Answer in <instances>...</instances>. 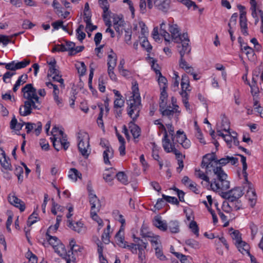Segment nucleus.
Returning a JSON list of instances; mask_svg holds the SVG:
<instances>
[{
  "label": "nucleus",
  "mask_w": 263,
  "mask_h": 263,
  "mask_svg": "<svg viewBox=\"0 0 263 263\" xmlns=\"http://www.w3.org/2000/svg\"><path fill=\"white\" fill-rule=\"evenodd\" d=\"M217 162L215 160L213 154H209L203 158L201 167L204 168L206 174L213 172L215 177L210 180V187L214 192L221 193L224 195V191L230 187V181L228 176L221 167L216 166Z\"/></svg>",
  "instance_id": "nucleus-1"
},
{
  "label": "nucleus",
  "mask_w": 263,
  "mask_h": 263,
  "mask_svg": "<svg viewBox=\"0 0 263 263\" xmlns=\"http://www.w3.org/2000/svg\"><path fill=\"white\" fill-rule=\"evenodd\" d=\"M89 199L91 205L90 216L91 218L98 224V230L103 229V232L102 234L103 242L107 244L110 242V234L112 232L111 229L110 221L108 219H102L97 215V213L100 210V203L96 195L93 192H90Z\"/></svg>",
  "instance_id": "nucleus-2"
},
{
  "label": "nucleus",
  "mask_w": 263,
  "mask_h": 263,
  "mask_svg": "<svg viewBox=\"0 0 263 263\" xmlns=\"http://www.w3.org/2000/svg\"><path fill=\"white\" fill-rule=\"evenodd\" d=\"M174 128L173 126L168 127V132L163 135L162 140V146L166 153H174L178 160V167L177 170L178 172H180L183 167V159L184 156L183 155L176 147V144L174 143Z\"/></svg>",
  "instance_id": "nucleus-3"
},
{
  "label": "nucleus",
  "mask_w": 263,
  "mask_h": 263,
  "mask_svg": "<svg viewBox=\"0 0 263 263\" xmlns=\"http://www.w3.org/2000/svg\"><path fill=\"white\" fill-rule=\"evenodd\" d=\"M131 94V96L127 101V110L128 116L134 120L139 116L141 107L138 85L136 82L132 83Z\"/></svg>",
  "instance_id": "nucleus-4"
},
{
  "label": "nucleus",
  "mask_w": 263,
  "mask_h": 263,
  "mask_svg": "<svg viewBox=\"0 0 263 263\" xmlns=\"http://www.w3.org/2000/svg\"><path fill=\"white\" fill-rule=\"evenodd\" d=\"M239 156L240 157V161L242 164V174L245 179V181L243 183V189H246L247 194L246 197L248 199L250 206L253 207L256 203L257 196L253 186L248 180V173H247L248 166L246 158L241 155H239Z\"/></svg>",
  "instance_id": "nucleus-5"
},
{
  "label": "nucleus",
  "mask_w": 263,
  "mask_h": 263,
  "mask_svg": "<svg viewBox=\"0 0 263 263\" xmlns=\"http://www.w3.org/2000/svg\"><path fill=\"white\" fill-rule=\"evenodd\" d=\"M51 136L50 140L57 151H59L63 148L65 150L68 148L69 144L61 127L54 126L51 130Z\"/></svg>",
  "instance_id": "nucleus-6"
},
{
  "label": "nucleus",
  "mask_w": 263,
  "mask_h": 263,
  "mask_svg": "<svg viewBox=\"0 0 263 263\" xmlns=\"http://www.w3.org/2000/svg\"><path fill=\"white\" fill-rule=\"evenodd\" d=\"M133 30L138 33L141 46L147 52H149L152 50V46L147 40L148 31L144 23L140 20L135 21L133 24Z\"/></svg>",
  "instance_id": "nucleus-7"
},
{
  "label": "nucleus",
  "mask_w": 263,
  "mask_h": 263,
  "mask_svg": "<svg viewBox=\"0 0 263 263\" xmlns=\"http://www.w3.org/2000/svg\"><path fill=\"white\" fill-rule=\"evenodd\" d=\"M69 247L71 251V255L67 254L66 256H61L65 259L66 263L74 262L77 258L83 255L84 248L80 245L77 243L74 238H70L69 241Z\"/></svg>",
  "instance_id": "nucleus-8"
},
{
  "label": "nucleus",
  "mask_w": 263,
  "mask_h": 263,
  "mask_svg": "<svg viewBox=\"0 0 263 263\" xmlns=\"http://www.w3.org/2000/svg\"><path fill=\"white\" fill-rule=\"evenodd\" d=\"M78 146L79 152L85 158H87L90 153L89 135L84 132L78 135Z\"/></svg>",
  "instance_id": "nucleus-9"
},
{
  "label": "nucleus",
  "mask_w": 263,
  "mask_h": 263,
  "mask_svg": "<svg viewBox=\"0 0 263 263\" xmlns=\"http://www.w3.org/2000/svg\"><path fill=\"white\" fill-rule=\"evenodd\" d=\"M46 240L48 243H44L45 247H47L49 245L53 248L55 252L59 256H66V249L65 246L61 242L58 237L52 236H46Z\"/></svg>",
  "instance_id": "nucleus-10"
},
{
  "label": "nucleus",
  "mask_w": 263,
  "mask_h": 263,
  "mask_svg": "<svg viewBox=\"0 0 263 263\" xmlns=\"http://www.w3.org/2000/svg\"><path fill=\"white\" fill-rule=\"evenodd\" d=\"M107 20L108 21L104 20L107 26L112 25L116 31L119 34L123 32L125 29V22L121 15L110 12Z\"/></svg>",
  "instance_id": "nucleus-11"
},
{
  "label": "nucleus",
  "mask_w": 263,
  "mask_h": 263,
  "mask_svg": "<svg viewBox=\"0 0 263 263\" xmlns=\"http://www.w3.org/2000/svg\"><path fill=\"white\" fill-rule=\"evenodd\" d=\"M84 49L82 46H76L75 43L67 41L64 44L57 45L53 50L56 51H68L70 55H74L81 51Z\"/></svg>",
  "instance_id": "nucleus-12"
},
{
  "label": "nucleus",
  "mask_w": 263,
  "mask_h": 263,
  "mask_svg": "<svg viewBox=\"0 0 263 263\" xmlns=\"http://www.w3.org/2000/svg\"><path fill=\"white\" fill-rule=\"evenodd\" d=\"M218 136L223 139L228 147L229 148H232L239 144L237 134L235 132L230 131L224 133L220 130H218Z\"/></svg>",
  "instance_id": "nucleus-13"
},
{
  "label": "nucleus",
  "mask_w": 263,
  "mask_h": 263,
  "mask_svg": "<svg viewBox=\"0 0 263 263\" xmlns=\"http://www.w3.org/2000/svg\"><path fill=\"white\" fill-rule=\"evenodd\" d=\"M100 145L104 148L103 153L104 162L106 165H111L114 155L113 149L108 141L106 140H101Z\"/></svg>",
  "instance_id": "nucleus-14"
},
{
  "label": "nucleus",
  "mask_w": 263,
  "mask_h": 263,
  "mask_svg": "<svg viewBox=\"0 0 263 263\" xmlns=\"http://www.w3.org/2000/svg\"><path fill=\"white\" fill-rule=\"evenodd\" d=\"M22 92L23 97L34 103L36 102V104H40L39 98L37 96L36 89L33 87L31 84H27L24 87L22 88Z\"/></svg>",
  "instance_id": "nucleus-15"
},
{
  "label": "nucleus",
  "mask_w": 263,
  "mask_h": 263,
  "mask_svg": "<svg viewBox=\"0 0 263 263\" xmlns=\"http://www.w3.org/2000/svg\"><path fill=\"white\" fill-rule=\"evenodd\" d=\"M181 39L179 43L181 45L178 46V51L180 55V57H183L185 54L190 53L191 47L189 45V39L186 33H183L181 36Z\"/></svg>",
  "instance_id": "nucleus-16"
},
{
  "label": "nucleus",
  "mask_w": 263,
  "mask_h": 263,
  "mask_svg": "<svg viewBox=\"0 0 263 263\" xmlns=\"http://www.w3.org/2000/svg\"><path fill=\"white\" fill-rule=\"evenodd\" d=\"M251 7L250 9L252 11V15L255 19V24H257L259 18L261 21L260 31L263 34V11L259 9V6L257 1H254L253 3H250Z\"/></svg>",
  "instance_id": "nucleus-17"
},
{
  "label": "nucleus",
  "mask_w": 263,
  "mask_h": 263,
  "mask_svg": "<svg viewBox=\"0 0 263 263\" xmlns=\"http://www.w3.org/2000/svg\"><path fill=\"white\" fill-rule=\"evenodd\" d=\"M67 226L71 230L80 234H84L87 231V227L82 219H80L77 221L69 220Z\"/></svg>",
  "instance_id": "nucleus-18"
},
{
  "label": "nucleus",
  "mask_w": 263,
  "mask_h": 263,
  "mask_svg": "<svg viewBox=\"0 0 263 263\" xmlns=\"http://www.w3.org/2000/svg\"><path fill=\"white\" fill-rule=\"evenodd\" d=\"M201 202L204 204V205L208 209V211L211 214L213 218V223L214 224L217 223L218 222V219L215 215V213H214V210L212 209V208L215 207L217 209L218 206V203L213 200L211 195H207L206 196L205 199H203L201 201Z\"/></svg>",
  "instance_id": "nucleus-19"
},
{
  "label": "nucleus",
  "mask_w": 263,
  "mask_h": 263,
  "mask_svg": "<svg viewBox=\"0 0 263 263\" xmlns=\"http://www.w3.org/2000/svg\"><path fill=\"white\" fill-rule=\"evenodd\" d=\"M174 138L176 139V141L180 144L182 147L185 149L190 147L191 142L187 138L185 133L181 129L177 131L176 134H174Z\"/></svg>",
  "instance_id": "nucleus-20"
},
{
  "label": "nucleus",
  "mask_w": 263,
  "mask_h": 263,
  "mask_svg": "<svg viewBox=\"0 0 263 263\" xmlns=\"http://www.w3.org/2000/svg\"><path fill=\"white\" fill-rule=\"evenodd\" d=\"M246 189H243V185L242 186H236L233 189L224 193V197L233 201L240 198L244 194V190Z\"/></svg>",
  "instance_id": "nucleus-21"
},
{
  "label": "nucleus",
  "mask_w": 263,
  "mask_h": 263,
  "mask_svg": "<svg viewBox=\"0 0 263 263\" xmlns=\"http://www.w3.org/2000/svg\"><path fill=\"white\" fill-rule=\"evenodd\" d=\"M32 107L35 109H39L40 107V104L30 101H26L25 102L24 104L20 107V113L22 116H26L30 114L31 112Z\"/></svg>",
  "instance_id": "nucleus-22"
},
{
  "label": "nucleus",
  "mask_w": 263,
  "mask_h": 263,
  "mask_svg": "<svg viewBox=\"0 0 263 263\" xmlns=\"http://www.w3.org/2000/svg\"><path fill=\"white\" fill-rule=\"evenodd\" d=\"M238 8L240 11V26L242 33L245 34H248L247 21L246 18V12L243 6H238Z\"/></svg>",
  "instance_id": "nucleus-23"
},
{
  "label": "nucleus",
  "mask_w": 263,
  "mask_h": 263,
  "mask_svg": "<svg viewBox=\"0 0 263 263\" xmlns=\"http://www.w3.org/2000/svg\"><path fill=\"white\" fill-rule=\"evenodd\" d=\"M180 85L181 90L180 92V95L181 96H189L188 92L191 91V88L189 78L186 74H184L182 75Z\"/></svg>",
  "instance_id": "nucleus-24"
},
{
  "label": "nucleus",
  "mask_w": 263,
  "mask_h": 263,
  "mask_svg": "<svg viewBox=\"0 0 263 263\" xmlns=\"http://www.w3.org/2000/svg\"><path fill=\"white\" fill-rule=\"evenodd\" d=\"M168 30L171 33V40H172L176 43H179L181 39V36L182 33H180L177 25L171 22L169 25Z\"/></svg>",
  "instance_id": "nucleus-25"
},
{
  "label": "nucleus",
  "mask_w": 263,
  "mask_h": 263,
  "mask_svg": "<svg viewBox=\"0 0 263 263\" xmlns=\"http://www.w3.org/2000/svg\"><path fill=\"white\" fill-rule=\"evenodd\" d=\"M172 102L173 104V108H166L164 110L161 109V111L163 116H167L168 117L173 116L174 114L175 116H178L180 111L179 110V106L176 104V99L173 97L172 98Z\"/></svg>",
  "instance_id": "nucleus-26"
},
{
  "label": "nucleus",
  "mask_w": 263,
  "mask_h": 263,
  "mask_svg": "<svg viewBox=\"0 0 263 263\" xmlns=\"http://www.w3.org/2000/svg\"><path fill=\"white\" fill-rule=\"evenodd\" d=\"M236 246L241 254H247L250 256L251 263H258L257 262L256 258L250 254L249 251L250 246L247 242L243 241Z\"/></svg>",
  "instance_id": "nucleus-27"
},
{
  "label": "nucleus",
  "mask_w": 263,
  "mask_h": 263,
  "mask_svg": "<svg viewBox=\"0 0 263 263\" xmlns=\"http://www.w3.org/2000/svg\"><path fill=\"white\" fill-rule=\"evenodd\" d=\"M25 129L27 133H32L35 135L38 136L42 130V125L40 122L36 123H27L25 124Z\"/></svg>",
  "instance_id": "nucleus-28"
},
{
  "label": "nucleus",
  "mask_w": 263,
  "mask_h": 263,
  "mask_svg": "<svg viewBox=\"0 0 263 263\" xmlns=\"http://www.w3.org/2000/svg\"><path fill=\"white\" fill-rule=\"evenodd\" d=\"M48 77L51 78L53 80L57 81L63 85L64 80L62 78L60 72L56 66L49 67Z\"/></svg>",
  "instance_id": "nucleus-29"
},
{
  "label": "nucleus",
  "mask_w": 263,
  "mask_h": 263,
  "mask_svg": "<svg viewBox=\"0 0 263 263\" xmlns=\"http://www.w3.org/2000/svg\"><path fill=\"white\" fill-rule=\"evenodd\" d=\"M113 92L115 96L114 107L116 109H120L119 112L118 114V116H120V115L121 114V109L123 107L124 105V99L119 91L114 89Z\"/></svg>",
  "instance_id": "nucleus-30"
},
{
  "label": "nucleus",
  "mask_w": 263,
  "mask_h": 263,
  "mask_svg": "<svg viewBox=\"0 0 263 263\" xmlns=\"http://www.w3.org/2000/svg\"><path fill=\"white\" fill-rule=\"evenodd\" d=\"M171 24L170 21H162L160 24V32L162 36H163L166 42H170L171 41V36L168 32L167 28H169V25Z\"/></svg>",
  "instance_id": "nucleus-31"
},
{
  "label": "nucleus",
  "mask_w": 263,
  "mask_h": 263,
  "mask_svg": "<svg viewBox=\"0 0 263 263\" xmlns=\"http://www.w3.org/2000/svg\"><path fill=\"white\" fill-rule=\"evenodd\" d=\"M153 224L162 231H165L167 230V224L166 221L163 220L162 217L159 216H156L153 220Z\"/></svg>",
  "instance_id": "nucleus-32"
},
{
  "label": "nucleus",
  "mask_w": 263,
  "mask_h": 263,
  "mask_svg": "<svg viewBox=\"0 0 263 263\" xmlns=\"http://www.w3.org/2000/svg\"><path fill=\"white\" fill-rule=\"evenodd\" d=\"M99 107L100 112L97 119V123L99 126L102 128H104V124L102 120V117L104 110L106 113H107L109 110L108 99H106L104 101V109L100 106H99Z\"/></svg>",
  "instance_id": "nucleus-33"
},
{
  "label": "nucleus",
  "mask_w": 263,
  "mask_h": 263,
  "mask_svg": "<svg viewBox=\"0 0 263 263\" xmlns=\"http://www.w3.org/2000/svg\"><path fill=\"white\" fill-rule=\"evenodd\" d=\"M117 57L116 54L110 50L107 52V64L108 68H115L117 65Z\"/></svg>",
  "instance_id": "nucleus-34"
},
{
  "label": "nucleus",
  "mask_w": 263,
  "mask_h": 263,
  "mask_svg": "<svg viewBox=\"0 0 263 263\" xmlns=\"http://www.w3.org/2000/svg\"><path fill=\"white\" fill-rule=\"evenodd\" d=\"M252 81L254 83L263 82V65L259 66L253 71Z\"/></svg>",
  "instance_id": "nucleus-35"
},
{
  "label": "nucleus",
  "mask_w": 263,
  "mask_h": 263,
  "mask_svg": "<svg viewBox=\"0 0 263 263\" xmlns=\"http://www.w3.org/2000/svg\"><path fill=\"white\" fill-rule=\"evenodd\" d=\"M124 230L122 228H120L119 230L115 235V241L116 243L121 248L124 247L127 242L124 240Z\"/></svg>",
  "instance_id": "nucleus-36"
},
{
  "label": "nucleus",
  "mask_w": 263,
  "mask_h": 263,
  "mask_svg": "<svg viewBox=\"0 0 263 263\" xmlns=\"http://www.w3.org/2000/svg\"><path fill=\"white\" fill-rule=\"evenodd\" d=\"M171 0H154V4L158 9L166 12L170 8Z\"/></svg>",
  "instance_id": "nucleus-37"
},
{
  "label": "nucleus",
  "mask_w": 263,
  "mask_h": 263,
  "mask_svg": "<svg viewBox=\"0 0 263 263\" xmlns=\"http://www.w3.org/2000/svg\"><path fill=\"white\" fill-rule=\"evenodd\" d=\"M241 50L245 54L248 60L251 61H254L256 59V55L253 49L247 45H241Z\"/></svg>",
  "instance_id": "nucleus-38"
},
{
  "label": "nucleus",
  "mask_w": 263,
  "mask_h": 263,
  "mask_svg": "<svg viewBox=\"0 0 263 263\" xmlns=\"http://www.w3.org/2000/svg\"><path fill=\"white\" fill-rule=\"evenodd\" d=\"M99 4L103 10V18L108 21V16L111 12L109 10V4L107 0H99Z\"/></svg>",
  "instance_id": "nucleus-39"
},
{
  "label": "nucleus",
  "mask_w": 263,
  "mask_h": 263,
  "mask_svg": "<svg viewBox=\"0 0 263 263\" xmlns=\"http://www.w3.org/2000/svg\"><path fill=\"white\" fill-rule=\"evenodd\" d=\"M68 178L73 182H77L82 179V174L80 171L74 168L70 169L68 172Z\"/></svg>",
  "instance_id": "nucleus-40"
},
{
  "label": "nucleus",
  "mask_w": 263,
  "mask_h": 263,
  "mask_svg": "<svg viewBox=\"0 0 263 263\" xmlns=\"http://www.w3.org/2000/svg\"><path fill=\"white\" fill-rule=\"evenodd\" d=\"M218 130H220L224 133L229 132L230 130V123L228 120L224 118L221 122L217 125V135H218Z\"/></svg>",
  "instance_id": "nucleus-41"
},
{
  "label": "nucleus",
  "mask_w": 263,
  "mask_h": 263,
  "mask_svg": "<svg viewBox=\"0 0 263 263\" xmlns=\"http://www.w3.org/2000/svg\"><path fill=\"white\" fill-rule=\"evenodd\" d=\"M65 213L67 218L66 223H68L69 220L72 221V217L73 216L74 213V205L71 203H68L67 204L65 208Z\"/></svg>",
  "instance_id": "nucleus-42"
},
{
  "label": "nucleus",
  "mask_w": 263,
  "mask_h": 263,
  "mask_svg": "<svg viewBox=\"0 0 263 263\" xmlns=\"http://www.w3.org/2000/svg\"><path fill=\"white\" fill-rule=\"evenodd\" d=\"M147 243L141 242V244H138V258L139 261H144L146 258L145 249L147 248Z\"/></svg>",
  "instance_id": "nucleus-43"
},
{
  "label": "nucleus",
  "mask_w": 263,
  "mask_h": 263,
  "mask_svg": "<svg viewBox=\"0 0 263 263\" xmlns=\"http://www.w3.org/2000/svg\"><path fill=\"white\" fill-rule=\"evenodd\" d=\"M229 233L235 246L243 241L241 238V235L238 230H234L233 229H231L229 230Z\"/></svg>",
  "instance_id": "nucleus-44"
},
{
  "label": "nucleus",
  "mask_w": 263,
  "mask_h": 263,
  "mask_svg": "<svg viewBox=\"0 0 263 263\" xmlns=\"http://www.w3.org/2000/svg\"><path fill=\"white\" fill-rule=\"evenodd\" d=\"M61 221V216L58 215L56 219V223L54 225L50 226L46 232V236H51V234H54L57 231L60 223Z\"/></svg>",
  "instance_id": "nucleus-45"
},
{
  "label": "nucleus",
  "mask_w": 263,
  "mask_h": 263,
  "mask_svg": "<svg viewBox=\"0 0 263 263\" xmlns=\"http://www.w3.org/2000/svg\"><path fill=\"white\" fill-rule=\"evenodd\" d=\"M129 128L134 139L136 140L138 138L141 133V130L139 126L131 122L129 123Z\"/></svg>",
  "instance_id": "nucleus-46"
},
{
  "label": "nucleus",
  "mask_w": 263,
  "mask_h": 263,
  "mask_svg": "<svg viewBox=\"0 0 263 263\" xmlns=\"http://www.w3.org/2000/svg\"><path fill=\"white\" fill-rule=\"evenodd\" d=\"M51 213L54 215L61 216L62 217V214L65 211V208L61 205L53 202L51 209ZM58 216H57V217Z\"/></svg>",
  "instance_id": "nucleus-47"
},
{
  "label": "nucleus",
  "mask_w": 263,
  "mask_h": 263,
  "mask_svg": "<svg viewBox=\"0 0 263 263\" xmlns=\"http://www.w3.org/2000/svg\"><path fill=\"white\" fill-rule=\"evenodd\" d=\"M146 59L148 63L151 65L152 69L155 71L156 76L161 74L160 67L157 64V61L153 58L150 57H147Z\"/></svg>",
  "instance_id": "nucleus-48"
},
{
  "label": "nucleus",
  "mask_w": 263,
  "mask_h": 263,
  "mask_svg": "<svg viewBox=\"0 0 263 263\" xmlns=\"http://www.w3.org/2000/svg\"><path fill=\"white\" fill-rule=\"evenodd\" d=\"M156 79L160 90L167 89L168 83L166 78L162 73L156 76Z\"/></svg>",
  "instance_id": "nucleus-49"
},
{
  "label": "nucleus",
  "mask_w": 263,
  "mask_h": 263,
  "mask_svg": "<svg viewBox=\"0 0 263 263\" xmlns=\"http://www.w3.org/2000/svg\"><path fill=\"white\" fill-rule=\"evenodd\" d=\"M154 124L157 126V128L161 133H163L164 135L167 133L168 132V127L170 126H173L172 124H166L164 126L163 124V122L161 119L156 120L154 121Z\"/></svg>",
  "instance_id": "nucleus-50"
},
{
  "label": "nucleus",
  "mask_w": 263,
  "mask_h": 263,
  "mask_svg": "<svg viewBox=\"0 0 263 263\" xmlns=\"http://www.w3.org/2000/svg\"><path fill=\"white\" fill-rule=\"evenodd\" d=\"M112 216L116 220L118 221L121 224L120 228L123 227V229H125V220L120 212L118 210H114L112 213Z\"/></svg>",
  "instance_id": "nucleus-51"
},
{
  "label": "nucleus",
  "mask_w": 263,
  "mask_h": 263,
  "mask_svg": "<svg viewBox=\"0 0 263 263\" xmlns=\"http://www.w3.org/2000/svg\"><path fill=\"white\" fill-rule=\"evenodd\" d=\"M148 241L151 242L154 249L155 247H161L160 238L159 236L152 234V235H148Z\"/></svg>",
  "instance_id": "nucleus-52"
},
{
  "label": "nucleus",
  "mask_w": 263,
  "mask_h": 263,
  "mask_svg": "<svg viewBox=\"0 0 263 263\" xmlns=\"http://www.w3.org/2000/svg\"><path fill=\"white\" fill-rule=\"evenodd\" d=\"M83 17L85 22L91 20V12L88 3H86L83 11Z\"/></svg>",
  "instance_id": "nucleus-53"
},
{
  "label": "nucleus",
  "mask_w": 263,
  "mask_h": 263,
  "mask_svg": "<svg viewBox=\"0 0 263 263\" xmlns=\"http://www.w3.org/2000/svg\"><path fill=\"white\" fill-rule=\"evenodd\" d=\"M167 229L172 233H177L179 232V224L178 221L176 220L171 221L168 225H167Z\"/></svg>",
  "instance_id": "nucleus-54"
},
{
  "label": "nucleus",
  "mask_w": 263,
  "mask_h": 263,
  "mask_svg": "<svg viewBox=\"0 0 263 263\" xmlns=\"http://www.w3.org/2000/svg\"><path fill=\"white\" fill-rule=\"evenodd\" d=\"M195 175L196 177L205 181L206 183L210 184V180L209 177L202 171L200 169L195 170Z\"/></svg>",
  "instance_id": "nucleus-55"
},
{
  "label": "nucleus",
  "mask_w": 263,
  "mask_h": 263,
  "mask_svg": "<svg viewBox=\"0 0 263 263\" xmlns=\"http://www.w3.org/2000/svg\"><path fill=\"white\" fill-rule=\"evenodd\" d=\"M179 67L183 69L186 72H191L192 71V67L184 60L183 57H180L179 61Z\"/></svg>",
  "instance_id": "nucleus-56"
},
{
  "label": "nucleus",
  "mask_w": 263,
  "mask_h": 263,
  "mask_svg": "<svg viewBox=\"0 0 263 263\" xmlns=\"http://www.w3.org/2000/svg\"><path fill=\"white\" fill-rule=\"evenodd\" d=\"M75 67L80 76H82L85 74L86 71V67L84 62L77 61L75 63Z\"/></svg>",
  "instance_id": "nucleus-57"
},
{
  "label": "nucleus",
  "mask_w": 263,
  "mask_h": 263,
  "mask_svg": "<svg viewBox=\"0 0 263 263\" xmlns=\"http://www.w3.org/2000/svg\"><path fill=\"white\" fill-rule=\"evenodd\" d=\"M188 227L190 231L195 235L196 237H198L199 235V229L197 222L195 220L191 221L189 222Z\"/></svg>",
  "instance_id": "nucleus-58"
},
{
  "label": "nucleus",
  "mask_w": 263,
  "mask_h": 263,
  "mask_svg": "<svg viewBox=\"0 0 263 263\" xmlns=\"http://www.w3.org/2000/svg\"><path fill=\"white\" fill-rule=\"evenodd\" d=\"M173 84L172 87L174 91L177 90L179 88V76L177 71H174L173 73Z\"/></svg>",
  "instance_id": "nucleus-59"
},
{
  "label": "nucleus",
  "mask_w": 263,
  "mask_h": 263,
  "mask_svg": "<svg viewBox=\"0 0 263 263\" xmlns=\"http://www.w3.org/2000/svg\"><path fill=\"white\" fill-rule=\"evenodd\" d=\"M84 26L81 25L76 30L77 37L78 40L81 42L82 41L86 36V34L84 32Z\"/></svg>",
  "instance_id": "nucleus-60"
},
{
  "label": "nucleus",
  "mask_w": 263,
  "mask_h": 263,
  "mask_svg": "<svg viewBox=\"0 0 263 263\" xmlns=\"http://www.w3.org/2000/svg\"><path fill=\"white\" fill-rule=\"evenodd\" d=\"M182 97V102L185 108V109L187 112L189 114H192L193 110L192 106L190 105L189 102V96H184Z\"/></svg>",
  "instance_id": "nucleus-61"
},
{
  "label": "nucleus",
  "mask_w": 263,
  "mask_h": 263,
  "mask_svg": "<svg viewBox=\"0 0 263 263\" xmlns=\"http://www.w3.org/2000/svg\"><path fill=\"white\" fill-rule=\"evenodd\" d=\"M160 108L163 109V107H164L166 103L167 98V93L166 92V89L160 90Z\"/></svg>",
  "instance_id": "nucleus-62"
},
{
  "label": "nucleus",
  "mask_w": 263,
  "mask_h": 263,
  "mask_svg": "<svg viewBox=\"0 0 263 263\" xmlns=\"http://www.w3.org/2000/svg\"><path fill=\"white\" fill-rule=\"evenodd\" d=\"M40 220V217L36 211H34L30 216L28 220V224L31 226Z\"/></svg>",
  "instance_id": "nucleus-63"
},
{
  "label": "nucleus",
  "mask_w": 263,
  "mask_h": 263,
  "mask_svg": "<svg viewBox=\"0 0 263 263\" xmlns=\"http://www.w3.org/2000/svg\"><path fill=\"white\" fill-rule=\"evenodd\" d=\"M115 176L114 173L111 172L110 171L107 170L103 174V178L106 182L108 183H111Z\"/></svg>",
  "instance_id": "nucleus-64"
}]
</instances>
